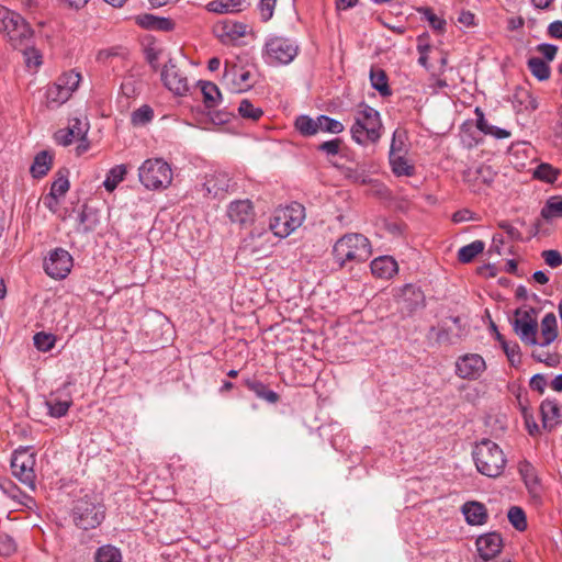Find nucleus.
Wrapping results in <instances>:
<instances>
[{
    "mask_svg": "<svg viewBox=\"0 0 562 562\" xmlns=\"http://www.w3.org/2000/svg\"><path fill=\"white\" fill-rule=\"evenodd\" d=\"M72 257L64 248H55L44 259L43 268L46 274L55 280L65 279L71 271Z\"/></svg>",
    "mask_w": 562,
    "mask_h": 562,
    "instance_id": "9b49d317",
    "label": "nucleus"
},
{
    "mask_svg": "<svg viewBox=\"0 0 562 562\" xmlns=\"http://www.w3.org/2000/svg\"><path fill=\"white\" fill-rule=\"evenodd\" d=\"M71 95L64 90V88L57 81L48 87L46 91L47 105L57 108L65 103Z\"/></svg>",
    "mask_w": 562,
    "mask_h": 562,
    "instance_id": "c756f323",
    "label": "nucleus"
},
{
    "mask_svg": "<svg viewBox=\"0 0 562 562\" xmlns=\"http://www.w3.org/2000/svg\"><path fill=\"white\" fill-rule=\"evenodd\" d=\"M161 80L165 87L177 95H184L189 91L187 77L170 58L161 70Z\"/></svg>",
    "mask_w": 562,
    "mask_h": 562,
    "instance_id": "4468645a",
    "label": "nucleus"
},
{
    "mask_svg": "<svg viewBox=\"0 0 562 562\" xmlns=\"http://www.w3.org/2000/svg\"><path fill=\"white\" fill-rule=\"evenodd\" d=\"M31 42H25L22 47H18L16 49H21L24 57L25 66L30 70H36L43 63V56L38 49H36Z\"/></svg>",
    "mask_w": 562,
    "mask_h": 562,
    "instance_id": "c85d7f7f",
    "label": "nucleus"
},
{
    "mask_svg": "<svg viewBox=\"0 0 562 562\" xmlns=\"http://www.w3.org/2000/svg\"><path fill=\"white\" fill-rule=\"evenodd\" d=\"M423 16L424 20L429 23V26L438 34H441L446 31V20L442 16L437 15L432 9L425 8L423 10Z\"/></svg>",
    "mask_w": 562,
    "mask_h": 562,
    "instance_id": "8fccbe9b",
    "label": "nucleus"
},
{
    "mask_svg": "<svg viewBox=\"0 0 562 562\" xmlns=\"http://www.w3.org/2000/svg\"><path fill=\"white\" fill-rule=\"evenodd\" d=\"M53 165V156L47 150L40 151L30 168V172L34 178H42L47 175Z\"/></svg>",
    "mask_w": 562,
    "mask_h": 562,
    "instance_id": "a878e982",
    "label": "nucleus"
},
{
    "mask_svg": "<svg viewBox=\"0 0 562 562\" xmlns=\"http://www.w3.org/2000/svg\"><path fill=\"white\" fill-rule=\"evenodd\" d=\"M35 463L36 454L30 447L19 448L13 452L11 459L12 474L31 491H34L36 486Z\"/></svg>",
    "mask_w": 562,
    "mask_h": 562,
    "instance_id": "1a4fd4ad",
    "label": "nucleus"
},
{
    "mask_svg": "<svg viewBox=\"0 0 562 562\" xmlns=\"http://www.w3.org/2000/svg\"><path fill=\"white\" fill-rule=\"evenodd\" d=\"M127 173V169L125 165H116L113 168H111L106 177L103 181V187L106 191L112 192L116 189L119 183H121Z\"/></svg>",
    "mask_w": 562,
    "mask_h": 562,
    "instance_id": "7c9ffc66",
    "label": "nucleus"
},
{
    "mask_svg": "<svg viewBox=\"0 0 562 562\" xmlns=\"http://www.w3.org/2000/svg\"><path fill=\"white\" fill-rule=\"evenodd\" d=\"M69 187L68 170H59L57 172V178L52 183L49 195L56 200L65 195L69 190Z\"/></svg>",
    "mask_w": 562,
    "mask_h": 562,
    "instance_id": "f704fd0d",
    "label": "nucleus"
},
{
    "mask_svg": "<svg viewBox=\"0 0 562 562\" xmlns=\"http://www.w3.org/2000/svg\"><path fill=\"white\" fill-rule=\"evenodd\" d=\"M541 256L544 262L551 268H557L562 265V256L558 250H544Z\"/></svg>",
    "mask_w": 562,
    "mask_h": 562,
    "instance_id": "680f3d73",
    "label": "nucleus"
},
{
    "mask_svg": "<svg viewBox=\"0 0 562 562\" xmlns=\"http://www.w3.org/2000/svg\"><path fill=\"white\" fill-rule=\"evenodd\" d=\"M541 333L538 339V346L546 347L553 342L558 336L557 317L553 313H548L541 321Z\"/></svg>",
    "mask_w": 562,
    "mask_h": 562,
    "instance_id": "5701e85b",
    "label": "nucleus"
},
{
    "mask_svg": "<svg viewBox=\"0 0 562 562\" xmlns=\"http://www.w3.org/2000/svg\"><path fill=\"white\" fill-rule=\"evenodd\" d=\"M507 517L516 530L524 531L527 529V518L522 508L518 506H512L508 510Z\"/></svg>",
    "mask_w": 562,
    "mask_h": 562,
    "instance_id": "49530a36",
    "label": "nucleus"
},
{
    "mask_svg": "<svg viewBox=\"0 0 562 562\" xmlns=\"http://www.w3.org/2000/svg\"><path fill=\"white\" fill-rule=\"evenodd\" d=\"M136 23L145 30L169 32L173 30L175 22L171 19L145 13L136 16Z\"/></svg>",
    "mask_w": 562,
    "mask_h": 562,
    "instance_id": "412c9836",
    "label": "nucleus"
},
{
    "mask_svg": "<svg viewBox=\"0 0 562 562\" xmlns=\"http://www.w3.org/2000/svg\"><path fill=\"white\" fill-rule=\"evenodd\" d=\"M70 406V400H52L47 402L48 413L55 418L64 417L68 413Z\"/></svg>",
    "mask_w": 562,
    "mask_h": 562,
    "instance_id": "3c124183",
    "label": "nucleus"
},
{
    "mask_svg": "<svg viewBox=\"0 0 562 562\" xmlns=\"http://www.w3.org/2000/svg\"><path fill=\"white\" fill-rule=\"evenodd\" d=\"M0 487L2 491L13 501L18 502L21 505L30 506V504H33L34 501L31 496L23 493L13 482L5 481L2 484H0Z\"/></svg>",
    "mask_w": 562,
    "mask_h": 562,
    "instance_id": "473e14b6",
    "label": "nucleus"
},
{
    "mask_svg": "<svg viewBox=\"0 0 562 562\" xmlns=\"http://www.w3.org/2000/svg\"><path fill=\"white\" fill-rule=\"evenodd\" d=\"M382 122L380 113L371 106L364 105L358 111L351 126L352 139L358 144L374 143L381 137Z\"/></svg>",
    "mask_w": 562,
    "mask_h": 562,
    "instance_id": "20e7f679",
    "label": "nucleus"
},
{
    "mask_svg": "<svg viewBox=\"0 0 562 562\" xmlns=\"http://www.w3.org/2000/svg\"><path fill=\"white\" fill-rule=\"evenodd\" d=\"M370 268H371V272L374 276L382 278L386 271V256H380V257L375 258L371 262Z\"/></svg>",
    "mask_w": 562,
    "mask_h": 562,
    "instance_id": "69168bd1",
    "label": "nucleus"
},
{
    "mask_svg": "<svg viewBox=\"0 0 562 562\" xmlns=\"http://www.w3.org/2000/svg\"><path fill=\"white\" fill-rule=\"evenodd\" d=\"M142 184L149 190L166 189L171 184L172 170L162 159H147L138 169Z\"/></svg>",
    "mask_w": 562,
    "mask_h": 562,
    "instance_id": "0eeeda50",
    "label": "nucleus"
},
{
    "mask_svg": "<svg viewBox=\"0 0 562 562\" xmlns=\"http://www.w3.org/2000/svg\"><path fill=\"white\" fill-rule=\"evenodd\" d=\"M371 86L380 92L382 97H386V72L384 69L372 66L370 70Z\"/></svg>",
    "mask_w": 562,
    "mask_h": 562,
    "instance_id": "a18cd8bd",
    "label": "nucleus"
},
{
    "mask_svg": "<svg viewBox=\"0 0 562 562\" xmlns=\"http://www.w3.org/2000/svg\"><path fill=\"white\" fill-rule=\"evenodd\" d=\"M94 562H122L121 551L111 544L102 546L94 553Z\"/></svg>",
    "mask_w": 562,
    "mask_h": 562,
    "instance_id": "4c0bfd02",
    "label": "nucleus"
},
{
    "mask_svg": "<svg viewBox=\"0 0 562 562\" xmlns=\"http://www.w3.org/2000/svg\"><path fill=\"white\" fill-rule=\"evenodd\" d=\"M503 544V538L496 531L481 535L475 541L479 555L484 561H488L501 553Z\"/></svg>",
    "mask_w": 562,
    "mask_h": 562,
    "instance_id": "f3484780",
    "label": "nucleus"
},
{
    "mask_svg": "<svg viewBox=\"0 0 562 562\" xmlns=\"http://www.w3.org/2000/svg\"><path fill=\"white\" fill-rule=\"evenodd\" d=\"M238 113L243 119H249L251 121H258L263 115L262 109L255 106L247 99H244L239 103Z\"/></svg>",
    "mask_w": 562,
    "mask_h": 562,
    "instance_id": "de8ad7c7",
    "label": "nucleus"
},
{
    "mask_svg": "<svg viewBox=\"0 0 562 562\" xmlns=\"http://www.w3.org/2000/svg\"><path fill=\"white\" fill-rule=\"evenodd\" d=\"M485 248V243L482 240H474L458 251V260L461 263H470L477 255L482 254Z\"/></svg>",
    "mask_w": 562,
    "mask_h": 562,
    "instance_id": "2f4dec72",
    "label": "nucleus"
},
{
    "mask_svg": "<svg viewBox=\"0 0 562 562\" xmlns=\"http://www.w3.org/2000/svg\"><path fill=\"white\" fill-rule=\"evenodd\" d=\"M502 347L504 352L506 353L508 360L514 364L516 362H520V352L519 346L517 342H508L506 340H502Z\"/></svg>",
    "mask_w": 562,
    "mask_h": 562,
    "instance_id": "052dcab7",
    "label": "nucleus"
},
{
    "mask_svg": "<svg viewBox=\"0 0 562 562\" xmlns=\"http://www.w3.org/2000/svg\"><path fill=\"white\" fill-rule=\"evenodd\" d=\"M227 216L233 223L246 226L254 222L255 210L250 200H236L229 203Z\"/></svg>",
    "mask_w": 562,
    "mask_h": 562,
    "instance_id": "a211bd4d",
    "label": "nucleus"
},
{
    "mask_svg": "<svg viewBox=\"0 0 562 562\" xmlns=\"http://www.w3.org/2000/svg\"><path fill=\"white\" fill-rule=\"evenodd\" d=\"M513 326L515 333L524 342L529 345L538 344V323L535 308L530 307L528 310H516Z\"/></svg>",
    "mask_w": 562,
    "mask_h": 562,
    "instance_id": "9d476101",
    "label": "nucleus"
},
{
    "mask_svg": "<svg viewBox=\"0 0 562 562\" xmlns=\"http://www.w3.org/2000/svg\"><path fill=\"white\" fill-rule=\"evenodd\" d=\"M199 83L201 86V92L205 108H216L222 99L218 87L211 81H200Z\"/></svg>",
    "mask_w": 562,
    "mask_h": 562,
    "instance_id": "cd10ccee",
    "label": "nucleus"
},
{
    "mask_svg": "<svg viewBox=\"0 0 562 562\" xmlns=\"http://www.w3.org/2000/svg\"><path fill=\"white\" fill-rule=\"evenodd\" d=\"M541 216L544 220L562 217V196H551L541 209Z\"/></svg>",
    "mask_w": 562,
    "mask_h": 562,
    "instance_id": "79ce46f5",
    "label": "nucleus"
},
{
    "mask_svg": "<svg viewBox=\"0 0 562 562\" xmlns=\"http://www.w3.org/2000/svg\"><path fill=\"white\" fill-rule=\"evenodd\" d=\"M407 133L404 130H395L392 136L389 155H407Z\"/></svg>",
    "mask_w": 562,
    "mask_h": 562,
    "instance_id": "72a5a7b5",
    "label": "nucleus"
},
{
    "mask_svg": "<svg viewBox=\"0 0 562 562\" xmlns=\"http://www.w3.org/2000/svg\"><path fill=\"white\" fill-rule=\"evenodd\" d=\"M540 413L544 428H553L559 423L560 407L555 401L544 400L540 405Z\"/></svg>",
    "mask_w": 562,
    "mask_h": 562,
    "instance_id": "393cba45",
    "label": "nucleus"
},
{
    "mask_svg": "<svg viewBox=\"0 0 562 562\" xmlns=\"http://www.w3.org/2000/svg\"><path fill=\"white\" fill-rule=\"evenodd\" d=\"M276 1L277 0H260L259 10H260L261 20L263 22H267L272 18L273 10L276 7Z\"/></svg>",
    "mask_w": 562,
    "mask_h": 562,
    "instance_id": "e2e57ef3",
    "label": "nucleus"
},
{
    "mask_svg": "<svg viewBox=\"0 0 562 562\" xmlns=\"http://www.w3.org/2000/svg\"><path fill=\"white\" fill-rule=\"evenodd\" d=\"M56 81L71 95L79 87L81 75L75 70H69L59 76Z\"/></svg>",
    "mask_w": 562,
    "mask_h": 562,
    "instance_id": "c03bdc74",
    "label": "nucleus"
},
{
    "mask_svg": "<svg viewBox=\"0 0 562 562\" xmlns=\"http://www.w3.org/2000/svg\"><path fill=\"white\" fill-rule=\"evenodd\" d=\"M0 32L3 33L13 48L22 47L33 37V30L18 12L0 5Z\"/></svg>",
    "mask_w": 562,
    "mask_h": 562,
    "instance_id": "7ed1b4c3",
    "label": "nucleus"
},
{
    "mask_svg": "<svg viewBox=\"0 0 562 562\" xmlns=\"http://www.w3.org/2000/svg\"><path fill=\"white\" fill-rule=\"evenodd\" d=\"M304 218V206L294 202L285 207L277 209L270 218L269 227L276 236L284 238L300 227Z\"/></svg>",
    "mask_w": 562,
    "mask_h": 562,
    "instance_id": "39448f33",
    "label": "nucleus"
},
{
    "mask_svg": "<svg viewBox=\"0 0 562 562\" xmlns=\"http://www.w3.org/2000/svg\"><path fill=\"white\" fill-rule=\"evenodd\" d=\"M485 369V360L477 353H467L456 361V374L461 379L476 380Z\"/></svg>",
    "mask_w": 562,
    "mask_h": 562,
    "instance_id": "2eb2a0df",
    "label": "nucleus"
},
{
    "mask_svg": "<svg viewBox=\"0 0 562 562\" xmlns=\"http://www.w3.org/2000/svg\"><path fill=\"white\" fill-rule=\"evenodd\" d=\"M16 551L14 539L4 531L0 530V555L10 557Z\"/></svg>",
    "mask_w": 562,
    "mask_h": 562,
    "instance_id": "13d9d810",
    "label": "nucleus"
},
{
    "mask_svg": "<svg viewBox=\"0 0 562 562\" xmlns=\"http://www.w3.org/2000/svg\"><path fill=\"white\" fill-rule=\"evenodd\" d=\"M297 44L286 37L274 36L267 40L262 58L269 66H279L290 64L297 55Z\"/></svg>",
    "mask_w": 562,
    "mask_h": 562,
    "instance_id": "6e6552de",
    "label": "nucleus"
},
{
    "mask_svg": "<svg viewBox=\"0 0 562 562\" xmlns=\"http://www.w3.org/2000/svg\"><path fill=\"white\" fill-rule=\"evenodd\" d=\"M71 516L75 525L83 530L97 528L104 519L103 506L90 495L74 502Z\"/></svg>",
    "mask_w": 562,
    "mask_h": 562,
    "instance_id": "423d86ee",
    "label": "nucleus"
},
{
    "mask_svg": "<svg viewBox=\"0 0 562 562\" xmlns=\"http://www.w3.org/2000/svg\"><path fill=\"white\" fill-rule=\"evenodd\" d=\"M333 256L339 268L350 261H366L371 256L370 241L362 234H346L335 243Z\"/></svg>",
    "mask_w": 562,
    "mask_h": 562,
    "instance_id": "f03ea898",
    "label": "nucleus"
},
{
    "mask_svg": "<svg viewBox=\"0 0 562 562\" xmlns=\"http://www.w3.org/2000/svg\"><path fill=\"white\" fill-rule=\"evenodd\" d=\"M517 404H518L519 411H520L528 428H530V422H532V426L536 429H538L537 424L533 422V415L529 408V401H528L527 396L518 394L517 395ZM529 431H530V434H532L531 429H529Z\"/></svg>",
    "mask_w": 562,
    "mask_h": 562,
    "instance_id": "864d4df0",
    "label": "nucleus"
},
{
    "mask_svg": "<svg viewBox=\"0 0 562 562\" xmlns=\"http://www.w3.org/2000/svg\"><path fill=\"white\" fill-rule=\"evenodd\" d=\"M79 222L85 225V232L94 229L98 223L97 212L93 209L85 206L79 213Z\"/></svg>",
    "mask_w": 562,
    "mask_h": 562,
    "instance_id": "5fc2aeb1",
    "label": "nucleus"
},
{
    "mask_svg": "<svg viewBox=\"0 0 562 562\" xmlns=\"http://www.w3.org/2000/svg\"><path fill=\"white\" fill-rule=\"evenodd\" d=\"M245 0H217L207 4L209 10L216 13H231L241 10Z\"/></svg>",
    "mask_w": 562,
    "mask_h": 562,
    "instance_id": "c9c22d12",
    "label": "nucleus"
},
{
    "mask_svg": "<svg viewBox=\"0 0 562 562\" xmlns=\"http://www.w3.org/2000/svg\"><path fill=\"white\" fill-rule=\"evenodd\" d=\"M394 300L403 314L411 315L425 306L424 292L414 284H405L396 293Z\"/></svg>",
    "mask_w": 562,
    "mask_h": 562,
    "instance_id": "ddd939ff",
    "label": "nucleus"
},
{
    "mask_svg": "<svg viewBox=\"0 0 562 562\" xmlns=\"http://www.w3.org/2000/svg\"><path fill=\"white\" fill-rule=\"evenodd\" d=\"M154 117V111L149 105H142L132 113V123L134 125H145Z\"/></svg>",
    "mask_w": 562,
    "mask_h": 562,
    "instance_id": "603ef678",
    "label": "nucleus"
},
{
    "mask_svg": "<svg viewBox=\"0 0 562 562\" xmlns=\"http://www.w3.org/2000/svg\"><path fill=\"white\" fill-rule=\"evenodd\" d=\"M552 134L555 143L562 146V106L558 110V120L552 126Z\"/></svg>",
    "mask_w": 562,
    "mask_h": 562,
    "instance_id": "774afa93",
    "label": "nucleus"
},
{
    "mask_svg": "<svg viewBox=\"0 0 562 562\" xmlns=\"http://www.w3.org/2000/svg\"><path fill=\"white\" fill-rule=\"evenodd\" d=\"M560 170L549 164H540L533 171V177L538 180L554 183L558 180Z\"/></svg>",
    "mask_w": 562,
    "mask_h": 562,
    "instance_id": "37998d69",
    "label": "nucleus"
},
{
    "mask_svg": "<svg viewBox=\"0 0 562 562\" xmlns=\"http://www.w3.org/2000/svg\"><path fill=\"white\" fill-rule=\"evenodd\" d=\"M317 125L318 132L330 134H339L345 130L340 121L324 114L317 115Z\"/></svg>",
    "mask_w": 562,
    "mask_h": 562,
    "instance_id": "ea45409f",
    "label": "nucleus"
},
{
    "mask_svg": "<svg viewBox=\"0 0 562 562\" xmlns=\"http://www.w3.org/2000/svg\"><path fill=\"white\" fill-rule=\"evenodd\" d=\"M431 46L428 43V35L422 34L417 37V50L419 53L418 63L427 68L428 61V53L430 52Z\"/></svg>",
    "mask_w": 562,
    "mask_h": 562,
    "instance_id": "6e6d98bb",
    "label": "nucleus"
},
{
    "mask_svg": "<svg viewBox=\"0 0 562 562\" xmlns=\"http://www.w3.org/2000/svg\"><path fill=\"white\" fill-rule=\"evenodd\" d=\"M472 457L476 470L482 475L493 479L503 474L507 463L503 450L490 439H483L477 442L473 448Z\"/></svg>",
    "mask_w": 562,
    "mask_h": 562,
    "instance_id": "f257e3e1",
    "label": "nucleus"
},
{
    "mask_svg": "<svg viewBox=\"0 0 562 562\" xmlns=\"http://www.w3.org/2000/svg\"><path fill=\"white\" fill-rule=\"evenodd\" d=\"M317 116L300 115L295 120V128L303 136H313L318 133Z\"/></svg>",
    "mask_w": 562,
    "mask_h": 562,
    "instance_id": "58836bf2",
    "label": "nucleus"
},
{
    "mask_svg": "<svg viewBox=\"0 0 562 562\" xmlns=\"http://www.w3.org/2000/svg\"><path fill=\"white\" fill-rule=\"evenodd\" d=\"M496 177L491 166L480 165L475 169H468L463 173V180L473 192H480L483 187H490Z\"/></svg>",
    "mask_w": 562,
    "mask_h": 562,
    "instance_id": "dca6fc26",
    "label": "nucleus"
},
{
    "mask_svg": "<svg viewBox=\"0 0 562 562\" xmlns=\"http://www.w3.org/2000/svg\"><path fill=\"white\" fill-rule=\"evenodd\" d=\"M518 472L529 492H536L539 488V479L535 467L527 460L518 463Z\"/></svg>",
    "mask_w": 562,
    "mask_h": 562,
    "instance_id": "bb28decb",
    "label": "nucleus"
},
{
    "mask_svg": "<svg viewBox=\"0 0 562 562\" xmlns=\"http://www.w3.org/2000/svg\"><path fill=\"white\" fill-rule=\"evenodd\" d=\"M389 165L396 177L409 178L416 173L414 161L406 155H389Z\"/></svg>",
    "mask_w": 562,
    "mask_h": 562,
    "instance_id": "4be33fe9",
    "label": "nucleus"
},
{
    "mask_svg": "<svg viewBox=\"0 0 562 562\" xmlns=\"http://www.w3.org/2000/svg\"><path fill=\"white\" fill-rule=\"evenodd\" d=\"M203 187L209 195L222 199L228 193L232 187V178L225 171H215L206 176Z\"/></svg>",
    "mask_w": 562,
    "mask_h": 562,
    "instance_id": "6ab92c4d",
    "label": "nucleus"
},
{
    "mask_svg": "<svg viewBox=\"0 0 562 562\" xmlns=\"http://www.w3.org/2000/svg\"><path fill=\"white\" fill-rule=\"evenodd\" d=\"M341 144H342V140L340 138H334V139L321 143L317 146V150L325 153L327 156H336L340 150Z\"/></svg>",
    "mask_w": 562,
    "mask_h": 562,
    "instance_id": "bf43d9fd",
    "label": "nucleus"
},
{
    "mask_svg": "<svg viewBox=\"0 0 562 562\" xmlns=\"http://www.w3.org/2000/svg\"><path fill=\"white\" fill-rule=\"evenodd\" d=\"M33 341L37 350L47 352L54 348L56 336L45 331H40L34 335Z\"/></svg>",
    "mask_w": 562,
    "mask_h": 562,
    "instance_id": "09e8293b",
    "label": "nucleus"
},
{
    "mask_svg": "<svg viewBox=\"0 0 562 562\" xmlns=\"http://www.w3.org/2000/svg\"><path fill=\"white\" fill-rule=\"evenodd\" d=\"M462 512L469 525L479 526L486 522V508L481 503L468 502L462 506Z\"/></svg>",
    "mask_w": 562,
    "mask_h": 562,
    "instance_id": "b1692460",
    "label": "nucleus"
},
{
    "mask_svg": "<svg viewBox=\"0 0 562 562\" xmlns=\"http://www.w3.org/2000/svg\"><path fill=\"white\" fill-rule=\"evenodd\" d=\"M68 128L71 130L72 134L78 139H85L89 131V123L86 119L74 117L70 121Z\"/></svg>",
    "mask_w": 562,
    "mask_h": 562,
    "instance_id": "4d7b16f0",
    "label": "nucleus"
},
{
    "mask_svg": "<svg viewBox=\"0 0 562 562\" xmlns=\"http://www.w3.org/2000/svg\"><path fill=\"white\" fill-rule=\"evenodd\" d=\"M223 85L233 93L246 92L254 86L251 72L237 64L225 63Z\"/></svg>",
    "mask_w": 562,
    "mask_h": 562,
    "instance_id": "f8f14e48",
    "label": "nucleus"
},
{
    "mask_svg": "<svg viewBox=\"0 0 562 562\" xmlns=\"http://www.w3.org/2000/svg\"><path fill=\"white\" fill-rule=\"evenodd\" d=\"M57 144L68 146L72 143L74 138H77L70 128H61L55 133L54 136Z\"/></svg>",
    "mask_w": 562,
    "mask_h": 562,
    "instance_id": "0e129e2a",
    "label": "nucleus"
},
{
    "mask_svg": "<svg viewBox=\"0 0 562 562\" xmlns=\"http://www.w3.org/2000/svg\"><path fill=\"white\" fill-rule=\"evenodd\" d=\"M375 170H367L364 166L357 167V168H350L345 167L342 168V175L346 179H349L353 182H360V183H370L372 180L369 177V173H374Z\"/></svg>",
    "mask_w": 562,
    "mask_h": 562,
    "instance_id": "a19ab883",
    "label": "nucleus"
},
{
    "mask_svg": "<svg viewBox=\"0 0 562 562\" xmlns=\"http://www.w3.org/2000/svg\"><path fill=\"white\" fill-rule=\"evenodd\" d=\"M537 50L543 55V57L547 59V60H553L557 53H558V47L553 44H547V43H542V44H539L537 46Z\"/></svg>",
    "mask_w": 562,
    "mask_h": 562,
    "instance_id": "338daca9",
    "label": "nucleus"
},
{
    "mask_svg": "<svg viewBox=\"0 0 562 562\" xmlns=\"http://www.w3.org/2000/svg\"><path fill=\"white\" fill-rule=\"evenodd\" d=\"M243 384L252 392L256 397L262 400L269 404H276L280 400V395L270 390L268 385H266L262 381L258 380L256 376H246L243 378Z\"/></svg>",
    "mask_w": 562,
    "mask_h": 562,
    "instance_id": "aec40b11",
    "label": "nucleus"
},
{
    "mask_svg": "<svg viewBox=\"0 0 562 562\" xmlns=\"http://www.w3.org/2000/svg\"><path fill=\"white\" fill-rule=\"evenodd\" d=\"M528 69L530 72L540 81L548 80L550 78L549 65L539 57H531L528 59Z\"/></svg>",
    "mask_w": 562,
    "mask_h": 562,
    "instance_id": "e433bc0d",
    "label": "nucleus"
}]
</instances>
